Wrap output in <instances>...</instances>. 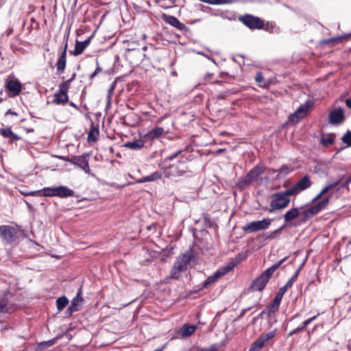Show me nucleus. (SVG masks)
<instances>
[{
    "instance_id": "24",
    "label": "nucleus",
    "mask_w": 351,
    "mask_h": 351,
    "mask_svg": "<svg viewBox=\"0 0 351 351\" xmlns=\"http://www.w3.org/2000/svg\"><path fill=\"white\" fill-rule=\"evenodd\" d=\"M196 329V326L194 325L184 324L178 331V334L181 337H187L193 335Z\"/></svg>"
},
{
    "instance_id": "44",
    "label": "nucleus",
    "mask_w": 351,
    "mask_h": 351,
    "mask_svg": "<svg viewBox=\"0 0 351 351\" xmlns=\"http://www.w3.org/2000/svg\"><path fill=\"white\" fill-rule=\"evenodd\" d=\"M102 71V68L99 66V62L97 61V68L95 70L90 74V79L93 80L95 77L99 73Z\"/></svg>"
},
{
    "instance_id": "33",
    "label": "nucleus",
    "mask_w": 351,
    "mask_h": 351,
    "mask_svg": "<svg viewBox=\"0 0 351 351\" xmlns=\"http://www.w3.org/2000/svg\"><path fill=\"white\" fill-rule=\"evenodd\" d=\"M342 178L339 179V180L330 184H328L327 186H326L321 191H320V195H324V194H326L327 192H328L331 189H335L339 183L341 181Z\"/></svg>"
},
{
    "instance_id": "43",
    "label": "nucleus",
    "mask_w": 351,
    "mask_h": 351,
    "mask_svg": "<svg viewBox=\"0 0 351 351\" xmlns=\"http://www.w3.org/2000/svg\"><path fill=\"white\" fill-rule=\"evenodd\" d=\"M285 293H286L285 291H284L281 289H280L279 291L278 292V293L276 294V295L275 296V298H274L273 300L276 301V302H278L280 304L282 297Z\"/></svg>"
},
{
    "instance_id": "20",
    "label": "nucleus",
    "mask_w": 351,
    "mask_h": 351,
    "mask_svg": "<svg viewBox=\"0 0 351 351\" xmlns=\"http://www.w3.org/2000/svg\"><path fill=\"white\" fill-rule=\"evenodd\" d=\"M0 134L3 138H8L11 143L21 138L16 134L12 132L10 127L7 128H0Z\"/></svg>"
},
{
    "instance_id": "62",
    "label": "nucleus",
    "mask_w": 351,
    "mask_h": 351,
    "mask_svg": "<svg viewBox=\"0 0 351 351\" xmlns=\"http://www.w3.org/2000/svg\"><path fill=\"white\" fill-rule=\"evenodd\" d=\"M345 104L348 108L351 109V97L346 99Z\"/></svg>"
},
{
    "instance_id": "46",
    "label": "nucleus",
    "mask_w": 351,
    "mask_h": 351,
    "mask_svg": "<svg viewBox=\"0 0 351 351\" xmlns=\"http://www.w3.org/2000/svg\"><path fill=\"white\" fill-rule=\"evenodd\" d=\"M19 113L14 111H12L11 109L8 110L4 114L5 119H8L10 117L13 118V117H18Z\"/></svg>"
},
{
    "instance_id": "13",
    "label": "nucleus",
    "mask_w": 351,
    "mask_h": 351,
    "mask_svg": "<svg viewBox=\"0 0 351 351\" xmlns=\"http://www.w3.org/2000/svg\"><path fill=\"white\" fill-rule=\"evenodd\" d=\"M276 335V330L265 334H262L251 346L248 351H260L265 343L274 338Z\"/></svg>"
},
{
    "instance_id": "27",
    "label": "nucleus",
    "mask_w": 351,
    "mask_h": 351,
    "mask_svg": "<svg viewBox=\"0 0 351 351\" xmlns=\"http://www.w3.org/2000/svg\"><path fill=\"white\" fill-rule=\"evenodd\" d=\"M60 337L61 335H58L56 337L53 338L52 339L40 342L38 346V349L39 350H43L53 346L57 342V341L60 339Z\"/></svg>"
},
{
    "instance_id": "48",
    "label": "nucleus",
    "mask_w": 351,
    "mask_h": 351,
    "mask_svg": "<svg viewBox=\"0 0 351 351\" xmlns=\"http://www.w3.org/2000/svg\"><path fill=\"white\" fill-rule=\"evenodd\" d=\"M80 304L81 303H80V302L75 301L74 299H73V300L71 301V304L70 305V309L73 308V309H74V311H79Z\"/></svg>"
},
{
    "instance_id": "4",
    "label": "nucleus",
    "mask_w": 351,
    "mask_h": 351,
    "mask_svg": "<svg viewBox=\"0 0 351 351\" xmlns=\"http://www.w3.org/2000/svg\"><path fill=\"white\" fill-rule=\"evenodd\" d=\"M287 192L288 189L270 195V208L268 210L269 213H272L278 210H282L289 206L290 203V199L289 197L293 195L289 194Z\"/></svg>"
},
{
    "instance_id": "36",
    "label": "nucleus",
    "mask_w": 351,
    "mask_h": 351,
    "mask_svg": "<svg viewBox=\"0 0 351 351\" xmlns=\"http://www.w3.org/2000/svg\"><path fill=\"white\" fill-rule=\"evenodd\" d=\"M164 20L168 24L174 27L177 25L178 21H179L176 17L171 15H164Z\"/></svg>"
},
{
    "instance_id": "6",
    "label": "nucleus",
    "mask_w": 351,
    "mask_h": 351,
    "mask_svg": "<svg viewBox=\"0 0 351 351\" xmlns=\"http://www.w3.org/2000/svg\"><path fill=\"white\" fill-rule=\"evenodd\" d=\"M191 172L189 166L187 158L183 160H179L177 163L170 165L164 170V176L165 178L180 177L185 173Z\"/></svg>"
},
{
    "instance_id": "61",
    "label": "nucleus",
    "mask_w": 351,
    "mask_h": 351,
    "mask_svg": "<svg viewBox=\"0 0 351 351\" xmlns=\"http://www.w3.org/2000/svg\"><path fill=\"white\" fill-rule=\"evenodd\" d=\"M74 312H76V311H74V309L73 308H71L70 309V306H69V308H67L66 310V315L71 316Z\"/></svg>"
},
{
    "instance_id": "53",
    "label": "nucleus",
    "mask_w": 351,
    "mask_h": 351,
    "mask_svg": "<svg viewBox=\"0 0 351 351\" xmlns=\"http://www.w3.org/2000/svg\"><path fill=\"white\" fill-rule=\"evenodd\" d=\"M230 0H213V5H218L230 3Z\"/></svg>"
},
{
    "instance_id": "18",
    "label": "nucleus",
    "mask_w": 351,
    "mask_h": 351,
    "mask_svg": "<svg viewBox=\"0 0 351 351\" xmlns=\"http://www.w3.org/2000/svg\"><path fill=\"white\" fill-rule=\"evenodd\" d=\"M91 38L92 36L82 42L77 40L75 45V49L71 53L75 56L82 54L84 49L89 45Z\"/></svg>"
},
{
    "instance_id": "40",
    "label": "nucleus",
    "mask_w": 351,
    "mask_h": 351,
    "mask_svg": "<svg viewBox=\"0 0 351 351\" xmlns=\"http://www.w3.org/2000/svg\"><path fill=\"white\" fill-rule=\"evenodd\" d=\"M295 276H292L288 281L286 283V285L285 286H283L282 287H281L280 289L287 292L288 289L291 287L292 285H293V283L295 282Z\"/></svg>"
},
{
    "instance_id": "55",
    "label": "nucleus",
    "mask_w": 351,
    "mask_h": 351,
    "mask_svg": "<svg viewBox=\"0 0 351 351\" xmlns=\"http://www.w3.org/2000/svg\"><path fill=\"white\" fill-rule=\"evenodd\" d=\"M149 182L148 176H144V177L137 180L136 181V183L141 184V183H144V182Z\"/></svg>"
},
{
    "instance_id": "45",
    "label": "nucleus",
    "mask_w": 351,
    "mask_h": 351,
    "mask_svg": "<svg viewBox=\"0 0 351 351\" xmlns=\"http://www.w3.org/2000/svg\"><path fill=\"white\" fill-rule=\"evenodd\" d=\"M19 113L14 111H12L11 109L8 110L4 114L5 119H8L10 117L13 118V117H18Z\"/></svg>"
},
{
    "instance_id": "15",
    "label": "nucleus",
    "mask_w": 351,
    "mask_h": 351,
    "mask_svg": "<svg viewBox=\"0 0 351 351\" xmlns=\"http://www.w3.org/2000/svg\"><path fill=\"white\" fill-rule=\"evenodd\" d=\"M233 266H227L226 267L222 268L221 269H219L215 271L213 275L210 276L207 278V279L203 282L202 288H208L211 284L215 282L217 280L220 278L221 276L227 274Z\"/></svg>"
},
{
    "instance_id": "26",
    "label": "nucleus",
    "mask_w": 351,
    "mask_h": 351,
    "mask_svg": "<svg viewBox=\"0 0 351 351\" xmlns=\"http://www.w3.org/2000/svg\"><path fill=\"white\" fill-rule=\"evenodd\" d=\"M252 184L249 177L246 174L244 176H241L236 182V186L242 190L245 189V187L248 186Z\"/></svg>"
},
{
    "instance_id": "50",
    "label": "nucleus",
    "mask_w": 351,
    "mask_h": 351,
    "mask_svg": "<svg viewBox=\"0 0 351 351\" xmlns=\"http://www.w3.org/2000/svg\"><path fill=\"white\" fill-rule=\"evenodd\" d=\"M303 329H302V327H301L300 326H299L298 327H297L296 328L293 329V330H291L289 334H288V336L289 337H291L293 335H295V334H298L299 332H300L301 331H302Z\"/></svg>"
},
{
    "instance_id": "23",
    "label": "nucleus",
    "mask_w": 351,
    "mask_h": 351,
    "mask_svg": "<svg viewBox=\"0 0 351 351\" xmlns=\"http://www.w3.org/2000/svg\"><path fill=\"white\" fill-rule=\"evenodd\" d=\"M145 142H147V141L143 137V138L126 142L124 144V147L133 150H139L145 146Z\"/></svg>"
},
{
    "instance_id": "10",
    "label": "nucleus",
    "mask_w": 351,
    "mask_h": 351,
    "mask_svg": "<svg viewBox=\"0 0 351 351\" xmlns=\"http://www.w3.org/2000/svg\"><path fill=\"white\" fill-rule=\"evenodd\" d=\"M5 89L8 91L9 97L18 96L22 90V84L17 79H7L4 84Z\"/></svg>"
},
{
    "instance_id": "19",
    "label": "nucleus",
    "mask_w": 351,
    "mask_h": 351,
    "mask_svg": "<svg viewBox=\"0 0 351 351\" xmlns=\"http://www.w3.org/2000/svg\"><path fill=\"white\" fill-rule=\"evenodd\" d=\"M165 133L164 129L161 127H157L151 130L143 136L147 141H152L154 139L161 136Z\"/></svg>"
},
{
    "instance_id": "1",
    "label": "nucleus",
    "mask_w": 351,
    "mask_h": 351,
    "mask_svg": "<svg viewBox=\"0 0 351 351\" xmlns=\"http://www.w3.org/2000/svg\"><path fill=\"white\" fill-rule=\"evenodd\" d=\"M197 257V254L194 252L192 247L188 249L184 253L177 257L171 269L170 277L173 279H178L181 273L187 269L188 266L195 263Z\"/></svg>"
},
{
    "instance_id": "35",
    "label": "nucleus",
    "mask_w": 351,
    "mask_h": 351,
    "mask_svg": "<svg viewBox=\"0 0 351 351\" xmlns=\"http://www.w3.org/2000/svg\"><path fill=\"white\" fill-rule=\"evenodd\" d=\"M164 174V172L162 173L160 171H155L150 175L147 176L149 178V182H154L156 180H158L160 179L162 177V175Z\"/></svg>"
},
{
    "instance_id": "60",
    "label": "nucleus",
    "mask_w": 351,
    "mask_h": 351,
    "mask_svg": "<svg viewBox=\"0 0 351 351\" xmlns=\"http://www.w3.org/2000/svg\"><path fill=\"white\" fill-rule=\"evenodd\" d=\"M250 309H251V307H249V308H244V309H243V310H242V311H241V314H240V315L239 316V319H240V318H242V317L244 316L245 313L247 311H249V310H250Z\"/></svg>"
},
{
    "instance_id": "63",
    "label": "nucleus",
    "mask_w": 351,
    "mask_h": 351,
    "mask_svg": "<svg viewBox=\"0 0 351 351\" xmlns=\"http://www.w3.org/2000/svg\"><path fill=\"white\" fill-rule=\"evenodd\" d=\"M323 195H320V193L319 194H317L313 199H312V202L313 203H315L317 201H318Z\"/></svg>"
},
{
    "instance_id": "25",
    "label": "nucleus",
    "mask_w": 351,
    "mask_h": 351,
    "mask_svg": "<svg viewBox=\"0 0 351 351\" xmlns=\"http://www.w3.org/2000/svg\"><path fill=\"white\" fill-rule=\"evenodd\" d=\"M69 102V97L66 93H56L54 95L53 103L58 105H64Z\"/></svg>"
},
{
    "instance_id": "39",
    "label": "nucleus",
    "mask_w": 351,
    "mask_h": 351,
    "mask_svg": "<svg viewBox=\"0 0 351 351\" xmlns=\"http://www.w3.org/2000/svg\"><path fill=\"white\" fill-rule=\"evenodd\" d=\"M69 88L70 86L68 85V83H65L64 82H63L59 85L58 93L67 94Z\"/></svg>"
},
{
    "instance_id": "31",
    "label": "nucleus",
    "mask_w": 351,
    "mask_h": 351,
    "mask_svg": "<svg viewBox=\"0 0 351 351\" xmlns=\"http://www.w3.org/2000/svg\"><path fill=\"white\" fill-rule=\"evenodd\" d=\"M285 226H282V227L276 229V230H274V231H271V232H269L267 237H266V239H268V240H273L277 237H279V235L280 234V233L282 232L283 228H284Z\"/></svg>"
},
{
    "instance_id": "9",
    "label": "nucleus",
    "mask_w": 351,
    "mask_h": 351,
    "mask_svg": "<svg viewBox=\"0 0 351 351\" xmlns=\"http://www.w3.org/2000/svg\"><path fill=\"white\" fill-rule=\"evenodd\" d=\"M239 21L251 29H261L264 27V22L261 18L251 14L240 16Z\"/></svg>"
},
{
    "instance_id": "41",
    "label": "nucleus",
    "mask_w": 351,
    "mask_h": 351,
    "mask_svg": "<svg viewBox=\"0 0 351 351\" xmlns=\"http://www.w3.org/2000/svg\"><path fill=\"white\" fill-rule=\"evenodd\" d=\"M232 93H233V91L227 90H225V91H223V92L219 93L217 95V98L218 99H224L226 97H228V96H230V95H232Z\"/></svg>"
},
{
    "instance_id": "58",
    "label": "nucleus",
    "mask_w": 351,
    "mask_h": 351,
    "mask_svg": "<svg viewBox=\"0 0 351 351\" xmlns=\"http://www.w3.org/2000/svg\"><path fill=\"white\" fill-rule=\"evenodd\" d=\"M310 324H311L310 320H308V319L304 321L301 324L300 326L302 327V329L304 330Z\"/></svg>"
},
{
    "instance_id": "32",
    "label": "nucleus",
    "mask_w": 351,
    "mask_h": 351,
    "mask_svg": "<svg viewBox=\"0 0 351 351\" xmlns=\"http://www.w3.org/2000/svg\"><path fill=\"white\" fill-rule=\"evenodd\" d=\"M342 178L339 179V180L330 184H328L327 186H326L321 191H320V195H324V194H326L327 192H328L331 189H335L339 183L341 181Z\"/></svg>"
},
{
    "instance_id": "56",
    "label": "nucleus",
    "mask_w": 351,
    "mask_h": 351,
    "mask_svg": "<svg viewBox=\"0 0 351 351\" xmlns=\"http://www.w3.org/2000/svg\"><path fill=\"white\" fill-rule=\"evenodd\" d=\"M174 27L180 30H182L185 27V25L184 23H181L180 21H178L177 23V25H175Z\"/></svg>"
},
{
    "instance_id": "59",
    "label": "nucleus",
    "mask_w": 351,
    "mask_h": 351,
    "mask_svg": "<svg viewBox=\"0 0 351 351\" xmlns=\"http://www.w3.org/2000/svg\"><path fill=\"white\" fill-rule=\"evenodd\" d=\"M75 76H76V73H74L72 75V77H71L70 79H69V80H67L66 81H65L64 82H65V83H68V85L71 86V82L74 80V79H75Z\"/></svg>"
},
{
    "instance_id": "16",
    "label": "nucleus",
    "mask_w": 351,
    "mask_h": 351,
    "mask_svg": "<svg viewBox=\"0 0 351 351\" xmlns=\"http://www.w3.org/2000/svg\"><path fill=\"white\" fill-rule=\"evenodd\" d=\"M70 162L77 165L86 173H88L90 171L88 155L84 154L79 156H72L71 158Z\"/></svg>"
},
{
    "instance_id": "64",
    "label": "nucleus",
    "mask_w": 351,
    "mask_h": 351,
    "mask_svg": "<svg viewBox=\"0 0 351 351\" xmlns=\"http://www.w3.org/2000/svg\"><path fill=\"white\" fill-rule=\"evenodd\" d=\"M320 315L319 313H318L316 315H314L313 317H311L308 319V320H310V322L311 323L312 322H313L314 320H315L317 319V317Z\"/></svg>"
},
{
    "instance_id": "54",
    "label": "nucleus",
    "mask_w": 351,
    "mask_h": 351,
    "mask_svg": "<svg viewBox=\"0 0 351 351\" xmlns=\"http://www.w3.org/2000/svg\"><path fill=\"white\" fill-rule=\"evenodd\" d=\"M197 351H216V347L215 346L212 345L211 346L206 348L199 349Z\"/></svg>"
},
{
    "instance_id": "28",
    "label": "nucleus",
    "mask_w": 351,
    "mask_h": 351,
    "mask_svg": "<svg viewBox=\"0 0 351 351\" xmlns=\"http://www.w3.org/2000/svg\"><path fill=\"white\" fill-rule=\"evenodd\" d=\"M10 309L8 299L6 295L0 297V314L2 313H8Z\"/></svg>"
},
{
    "instance_id": "14",
    "label": "nucleus",
    "mask_w": 351,
    "mask_h": 351,
    "mask_svg": "<svg viewBox=\"0 0 351 351\" xmlns=\"http://www.w3.org/2000/svg\"><path fill=\"white\" fill-rule=\"evenodd\" d=\"M68 38H69V33L66 35H65L64 37V40L65 42L64 47V49H63L62 52L61 53V55L59 57V58L57 61V63H56L57 71H58V73H59V74L62 73L66 67Z\"/></svg>"
},
{
    "instance_id": "29",
    "label": "nucleus",
    "mask_w": 351,
    "mask_h": 351,
    "mask_svg": "<svg viewBox=\"0 0 351 351\" xmlns=\"http://www.w3.org/2000/svg\"><path fill=\"white\" fill-rule=\"evenodd\" d=\"M273 172H278L277 178L280 179L288 175L292 171V169L287 165H282L278 170H272Z\"/></svg>"
},
{
    "instance_id": "51",
    "label": "nucleus",
    "mask_w": 351,
    "mask_h": 351,
    "mask_svg": "<svg viewBox=\"0 0 351 351\" xmlns=\"http://www.w3.org/2000/svg\"><path fill=\"white\" fill-rule=\"evenodd\" d=\"M263 80H264V77H263L262 73H261V72L257 73L255 76L256 82L258 83H261L263 81Z\"/></svg>"
},
{
    "instance_id": "42",
    "label": "nucleus",
    "mask_w": 351,
    "mask_h": 351,
    "mask_svg": "<svg viewBox=\"0 0 351 351\" xmlns=\"http://www.w3.org/2000/svg\"><path fill=\"white\" fill-rule=\"evenodd\" d=\"M115 87H116V82H113L111 84V85H110V88L108 89V93L107 98H108V102H110V101L112 99V95L114 93V90Z\"/></svg>"
},
{
    "instance_id": "22",
    "label": "nucleus",
    "mask_w": 351,
    "mask_h": 351,
    "mask_svg": "<svg viewBox=\"0 0 351 351\" xmlns=\"http://www.w3.org/2000/svg\"><path fill=\"white\" fill-rule=\"evenodd\" d=\"M300 208L297 207H293L288 210L284 215V220L286 223H289L295 218L300 216Z\"/></svg>"
},
{
    "instance_id": "30",
    "label": "nucleus",
    "mask_w": 351,
    "mask_h": 351,
    "mask_svg": "<svg viewBox=\"0 0 351 351\" xmlns=\"http://www.w3.org/2000/svg\"><path fill=\"white\" fill-rule=\"evenodd\" d=\"M69 300L65 296L60 297L56 300V306L57 308L59 311L63 310L66 304H68Z\"/></svg>"
},
{
    "instance_id": "49",
    "label": "nucleus",
    "mask_w": 351,
    "mask_h": 351,
    "mask_svg": "<svg viewBox=\"0 0 351 351\" xmlns=\"http://www.w3.org/2000/svg\"><path fill=\"white\" fill-rule=\"evenodd\" d=\"M182 153V151H178L176 153H173L169 156H168L167 158H166V160H173L174 158H176V157L180 156Z\"/></svg>"
},
{
    "instance_id": "12",
    "label": "nucleus",
    "mask_w": 351,
    "mask_h": 351,
    "mask_svg": "<svg viewBox=\"0 0 351 351\" xmlns=\"http://www.w3.org/2000/svg\"><path fill=\"white\" fill-rule=\"evenodd\" d=\"M311 106V102L309 101H307L304 104L300 105L293 113L290 114L289 121L293 123H298L307 114Z\"/></svg>"
},
{
    "instance_id": "17",
    "label": "nucleus",
    "mask_w": 351,
    "mask_h": 351,
    "mask_svg": "<svg viewBox=\"0 0 351 351\" xmlns=\"http://www.w3.org/2000/svg\"><path fill=\"white\" fill-rule=\"evenodd\" d=\"M329 123L332 125H339L344 121L343 110L338 108L330 112L328 114Z\"/></svg>"
},
{
    "instance_id": "7",
    "label": "nucleus",
    "mask_w": 351,
    "mask_h": 351,
    "mask_svg": "<svg viewBox=\"0 0 351 351\" xmlns=\"http://www.w3.org/2000/svg\"><path fill=\"white\" fill-rule=\"evenodd\" d=\"M17 238V231L13 226H0V240L5 245H11Z\"/></svg>"
},
{
    "instance_id": "5",
    "label": "nucleus",
    "mask_w": 351,
    "mask_h": 351,
    "mask_svg": "<svg viewBox=\"0 0 351 351\" xmlns=\"http://www.w3.org/2000/svg\"><path fill=\"white\" fill-rule=\"evenodd\" d=\"M329 203V197H325L322 201L318 202L314 206L307 208L300 207V217L302 222H306L311 219L313 216L319 213L321 210L326 208Z\"/></svg>"
},
{
    "instance_id": "2",
    "label": "nucleus",
    "mask_w": 351,
    "mask_h": 351,
    "mask_svg": "<svg viewBox=\"0 0 351 351\" xmlns=\"http://www.w3.org/2000/svg\"><path fill=\"white\" fill-rule=\"evenodd\" d=\"M287 258L288 256L283 258L278 263H275L271 267L264 271L258 277L253 280L251 285V289L254 291H263L271 278L274 271L278 269Z\"/></svg>"
},
{
    "instance_id": "52",
    "label": "nucleus",
    "mask_w": 351,
    "mask_h": 351,
    "mask_svg": "<svg viewBox=\"0 0 351 351\" xmlns=\"http://www.w3.org/2000/svg\"><path fill=\"white\" fill-rule=\"evenodd\" d=\"M322 143H323V145H324L326 146H328L333 143V140L331 138H324L322 140Z\"/></svg>"
},
{
    "instance_id": "11",
    "label": "nucleus",
    "mask_w": 351,
    "mask_h": 351,
    "mask_svg": "<svg viewBox=\"0 0 351 351\" xmlns=\"http://www.w3.org/2000/svg\"><path fill=\"white\" fill-rule=\"evenodd\" d=\"M312 184L310 178L308 175L302 177L298 182L288 189V193L295 195L300 192L308 189Z\"/></svg>"
},
{
    "instance_id": "34",
    "label": "nucleus",
    "mask_w": 351,
    "mask_h": 351,
    "mask_svg": "<svg viewBox=\"0 0 351 351\" xmlns=\"http://www.w3.org/2000/svg\"><path fill=\"white\" fill-rule=\"evenodd\" d=\"M99 134V130L97 128H91L88 134V142L93 143L96 141V136Z\"/></svg>"
},
{
    "instance_id": "57",
    "label": "nucleus",
    "mask_w": 351,
    "mask_h": 351,
    "mask_svg": "<svg viewBox=\"0 0 351 351\" xmlns=\"http://www.w3.org/2000/svg\"><path fill=\"white\" fill-rule=\"evenodd\" d=\"M263 315H267L268 317H270L271 313L268 311L267 307L260 313L259 316L262 317Z\"/></svg>"
},
{
    "instance_id": "38",
    "label": "nucleus",
    "mask_w": 351,
    "mask_h": 351,
    "mask_svg": "<svg viewBox=\"0 0 351 351\" xmlns=\"http://www.w3.org/2000/svg\"><path fill=\"white\" fill-rule=\"evenodd\" d=\"M341 141L348 146L351 147V132L350 130H348L341 137Z\"/></svg>"
},
{
    "instance_id": "37",
    "label": "nucleus",
    "mask_w": 351,
    "mask_h": 351,
    "mask_svg": "<svg viewBox=\"0 0 351 351\" xmlns=\"http://www.w3.org/2000/svg\"><path fill=\"white\" fill-rule=\"evenodd\" d=\"M279 307H280V304L276 302L274 300H272L271 303L267 306V308H268V311L271 313H276V311H278L279 309Z\"/></svg>"
},
{
    "instance_id": "21",
    "label": "nucleus",
    "mask_w": 351,
    "mask_h": 351,
    "mask_svg": "<svg viewBox=\"0 0 351 351\" xmlns=\"http://www.w3.org/2000/svg\"><path fill=\"white\" fill-rule=\"evenodd\" d=\"M264 167L262 165H257L254 167H253L247 173V176L249 177L251 182H253L263 173Z\"/></svg>"
},
{
    "instance_id": "8",
    "label": "nucleus",
    "mask_w": 351,
    "mask_h": 351,
    "mask_svg": "<svg viewBox=\"0 0 351 351\" xmlns=\"http://www.w3.org/2000/svg\"><path fill=\"white\" fill-rule=\"evenodd\" d=\"M271 219H264L261 221H254L243 226L242 227V230L245 232L250 233L267 230L271 225Z\"/></svg>"
},
{
    "instance_id": "3",
    "label": "nucleus",
    "mask_w": 351,
    "mask_h": 351,
    "mask_svg": "<svg viewBox=\"0 0 351 351\" xmlns=\"http://www.w3.org/2000/svg\"><path fill=\"white\" fill-rule=\"evenodd\" d=\"M74 191L66 186H60L56 187H45L40 191L29 193L32 195L45 197L58 196L60 197H69L74 195Z\"/></svg>"
},
{
    "instance_id": "47",
    "label": "nucleus",
    "mask_w": 351,
    "mask_h": 351,
    "mask_svg": "<svg viewBox=\"0 0 351 351\" xmlns=\"http://www.w3.org/2000/svg\"><path fill=\"white\" fill-rule=\"evenodd\" d=\"M82 287H80L78 291H77V295L76 296L73 298L75 301L80 302V303H82L83 301H84V299L82 297Z\"/></svg>"
}]
</instances>
